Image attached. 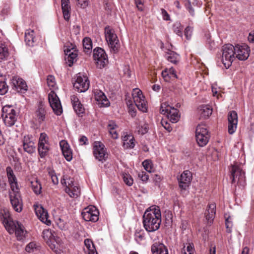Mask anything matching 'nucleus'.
<instances>
[{
    "instance_id": "f257e3e1",
    "label": "nucleus",
    "mask_w": 254,
    "mask_h": 254,
    "mask_svg": "<svg viewBox=\"0 0 254 254\" xmlns=\"http://www.w3.org/2000/svg\"><path fill=\"white\" fill-rule=\"evenodd\" d=\"M161 222V212L158 206H152L145 211L143 216V224L147 231L152 232L157 230Z\"/></svg>"
},
{
    "instance_id": "f03ea898",
    "label": "nucleus",
    "mask_w": 254,
    "mask_h": 254,
    "mask_svg": "<svg viewBox=\"0 0 254 254\" xmlns=\"http://www.w3.org/2000/svg\"><path fill=\"white\" fill-rule=\"evenodd\" d=\"M8 182L10 187V190L9 191V197L11 204L14 209L16 210V176L14 174L13 169L10 166H7L6 168Z\"/></svg>"
},
{
    "instance_id": "7ed1b4c3",
    "label": "nucleus",
    "mask_w": 254,
    "mask_h": 254,
    "mask_svg": "<svg viewBox=\"0 0 254 254\" xmlns=\"http://www.w3.org/2000/svg\"><path fill=\"white\" fill-rule=\"evenodd\" d=\"M222 62L226 67L228 68L235 59V48L232 45L225 44L222 49Z\"/></svg>"
},
{
    "instance_id": "20e7f679",
    "label": "nucleus",
    "mask_w": 254,
    "mask_h": 254,
    "mask_svg": "<svg viewBox=\"0 0 254 254\" xmlns=\"http://www.w3.org/2000/svg\"><path fill=\"white\" fill-rule=\"evenodd\" d=\"M105 36L111 51L117 53L120 48V43L115 30L109 26L105 28Z\"/></svg>"
},
{
    "instance_id": "39448f33",
    "label": "nucleus",
    "mask_w": 254,
    "mask_h": 254,
    "mask_svg": "<svg viewBox=\"0 0 254 254\" xmlns=\"http://www.w3.org/2000/svg\"><path fill=\"white\" fill-rule=\"evenodd\" d=\"M231 178L232 183H237L244 185L245 182V173L243 171L242 165L238 162H234L231 165Z\"/></svg>"
},
{
    "instance_id": "423d86ee",
    "label": "nucleus",
    "mask_w": 254,
    "mask_h": 254,
    "mask_svg": "<svg viewBox=\"0 0 254 254\" xmlns=\"http://www.w3.org/2000/svg\"><path fill=\"white\" fill-rule=\"evenodd\" d=\"M210 134L206 126L198 125L195 130V138L198 145L200 147L205 146L210 139Z\"/></svg>"
},
{
    "instance_id": "0eeeda50",
    "label": "nucleus",
    "mask_w": 254,
    "mask_h": 254,
    "mask_svg": "<svg viewBox=\"0 0 254 254\" xmlns=\"http://www.w3.org/2000/svg\"><path fill=\"white\" fill-rule=\"evenodd\" d=\"M61 183L65 186L64 190L70 197L76 198L80 195V188L78 185L74 182L73 179L69 178L65 179L64 178L61 180Z\"/></svg>"
},
{
    "instance_id": "6e6552de",
    "label": "nucleus",
    "mask_w": 254,
    "mask_h": 254,
    "mask_svg": "<svg viewBox=\"0 0 254 254\" xmlns=\"http://www.w3.org/2000/svg\"><path fill=\"white\" fill-rule=\"evenodd\" d=\"M160 111L162 114L166 115L173 123H177L180 119V115L179 114L178 110L171 107L167 102L161 104Z\"/></svg>"
},
{
    "instance_id": "1a4fd4ad",
    "label": "nucleus",
    "mask_w": 254,
    "mask_h": 254,
    "mask_svg": "<svg viewBox=\"0 0 254 254\" xmlns=\"http://www.w3.org/2000/svg\"><path fill=\"white\" fill-rule=\"evenodd\" d=\"M1 117L7 127L13 126L16 122V112L11 105H6L2 109Z\"/></svg>"
},
{
    "instance_id": "9d476101",
    "label": "nucleus",
    "mask_w": 254,
    "mask_h": 254,
    "mask_svg": "<svg viewBox=\"0 0 254 254\" xmlns=\"http://www.w3.org/2000/svg\"><path fill=\"white\" fill-rule=\"evenodd\" d=\"M0 217L8 232L10 234H16V225L10 217L9 212L4 209L1 210Z\"/></svg>"
},
{
    "instance_id": "9b49d317",
    "label": "nucleus",
    "mask_w": 254,
    "mask_h": 254,
    "mask_svg": "<svg viewBox=\"0 0 254 254\" xmlns=\"http://www.w3.org/2000/svg\"><path fill=\"white\" fill-rule=\"evenodd\" d=\"M76 80L73 83V87L79 92H84L87 91L90 85L89 80L87 76L79 73L76 75Z\"/></svg>"
},
{
    "instance_id": "f8f14e48",
    "label": "nucleus",
    "mask_w": 254,
    "mask_h": 254,
    "mask_svg": "<svg viewBox=\"0 0 254 254\" xmlns=\"http://www.w3.org/2000/svg\"><path fill=\"white\" fill-rule=\"evenodd\" d=\"M99 212L93 205H89L85 208L82 212L81 215L83 219L86 221L95 222L99 219Z\"/></svg>"
},
{
    "instance_id": "ddd939ff",
    "label": "nucleus",
    "mask_w": 254,
    "mask_h": 254,
    "mask_svg": "<svg viewBox=\"0 0 254 254\" xmlns=\"http://www.w3.org/2000/svg\"><path fill=\"white\" fill-rule=\"evenodd\" d=\"M93 58L99 68L104 67L108 63L105 51L101 48H96L93 51Z\"/></svg>"
},
{
    "instance_id": "4468645a",
    "label": "nucleus",
    "mask_w": 254,
    "mask_h": 254,
    "mask_svg": "<svg viewBox=\"0 0 254 254\" xmlns=\"http://www.w3.org/2000/svg\"><path fill=\"white\" fill-rule=\"evenodd\" d=\"M93 154L95 158L99 161H105L108 157L105 145L100 141H95L93 143Z\"/></svg>"
},
{
    "instance_id": "2eb2a0df",
    "label": "nucleus",
    "mask_w": 254,
    "mask_h": 254,
    "mask_svg": "<svg viewBox=\"0 0 254 254\" xmlns=\"http://www.w3.org/2000/svg\"><path fill=\"white\" fill-rule=\"evenodd\" d=\"M132 96L134 102L137 108L143 112H146L147 108L145 104V97L143 95L142 91L137 88L134 89Z\"/></svg>"
},
{
    "instance_id": "dca6fc26",
    "label": "nucleus",
    "mask_w": 254,
    "mask_h": 254,
    "mask_svg": "<svg viewBox=\"0 0 254 254\" xmlns=\"http://www.w3.org/2000/svg\"><path fill=\"white\" fill-rule=\"evenodd\" d=\"M48 100L54 112L58 116L60 115L63 111L62 105L59 97L53 90L49 93Z\"/></svg>"
},
{
    "instance_id": "f3484780",
    "label": "nucleus",
    "mask_w": 254,
    "mask_h": 254,
    "mask_svg": "<svg viewBox=\"0 0 254 254\" xmlns=\"http://www.w3.org/2000/svg\"><path fill=\"white\" fill-rule=\"evenodd\" d=\"M191 179V173L189 170L184 171L178 179L180 188L186 190L190 186Z\"/></svg>"
},
{
    "instance_id": "a211bd4d",
    "label": "nucleus",
    "mask_w": 254,
    "mask_h": 254,
    "mask_svg": "<svg viewBox=\"0 0 254 254\" xmlns=\"http://www.w3.org/2000/svg\"><path fill=\"white\" fill-rule=\"evenodd\" d=\"M235 57L239 60L245 61L249 57L250 49L248 45L244 44L243 45H237L235 47Z\"/></svg>"
},
{
    "instance_id": "6ab92c4d",
    "label": "nucleus",
    "mask_w": 254,
    "mask_h": 254,
    "mask_svg": "<svg viewBox=\"0 0 254 254\" xmlns=\"http://www.w3.org/2000/svg\"><path fill=\"white\" fill-rule=\"evenodd\" d=\"M228 132L230 134H233L237 128L238 125V115L236 111H231L228 114Z\"/></svg>"
},
{
    "instance_id": "aec40b11",
    "label": "nucleus",
    "mask_w": 254,
    "mask_h": 254,
    "mask_svg": "<svg viewBox=\"0 0 254 254\" xmlns=\"http://www.w3.org/2000/svg\"><path fill=\"white\" fill-rule=\"evenodd\" d=\"M94 98L100 107H108L110 105L109 100L104 93L101 90H95L94 91Z\"/></svg>"
},
{
    "instance_id": "412c9836",
    "label": "nucleus",
    "mask_w": 254,
    "mask_h": 254,
    "mask_svg": "<svg viewBox=\"0 0 254 254\" xmlns=\"http://www.w3.org/2000/svg\"><path fill=\"white\" fill-rule=\"evenodd\" d=\"M28 232L25 227L17 221V241L24 243L28 239Z\"/></svg>"
},
{
    "instance_id": "4be33fe9",
    "label": "nucleus",
    "mask_w": 254,
    "mask_h": 254,
    "mask_svg": "<svg viewBox=\"0 0 254 254\" xmlns=\"http://www.w3.org/2000/svg\"><path fill=\"white\" fill-rule=\"evenodd\" d=\"M60 145L64 158L67 161L72 159V153L67 142L64 140L60 141Z\"/></svg>"
},
{
    "instance_id": "5701e85b",
    "label": "nucleus",
    "mask_w": 254,
    "mask_h": 254,
    "mask_svg": "<svg viewBox=\"0 0 254 254\" xmlns=\"http://www.w3.org/2000/svg\"><path fill=\"white\" fill-rule=\"evenodd\" d=\"M23 146L24 151L29 154H32L35 151V143L29 135L24 136L23 140Z\"/></svg>"
},
{
    "instance_id": "b1692460",
    "label": "nucleus",
    "mask_w": 254,
    "mask_h": 254,
    "mask_svg": "<svg viewBox=\"0 0 254 254\" xmlns=\"http://www.w3.org/2000/svg\"><path fill=\"white\" fill-rule=\"evenodd\" d=\"M25 42L26 45L29 47H34L36 45L37 38L33 30L29 29L25 31Z\"/></svg>"
},
{
    "instance_id": "393cba45",
    "label": "nucleus",
    "mask_w": 254,
    "mask_h": 254,
    "mask_svg": "<svg viewBox=\"0 0 254 254\" xmlns=\"http://www.w3.org/2000/svg\"><path fill=\"white\" fill-rule=\"evenodd\" d=\"M65 60L69 66H71L73 63L76 61L77 53L75 50L67 49L64 50Z\"/></svg>"
},
{
    "instance_id": "a878e982",
    "label": "nucleus",
    "mask_w": 254,
    "mask_h": 254,
    "mask_svg": "<svg viewBox=\"0 0 254 254\" xmlns=\"http://www.w3.org/2000/svg\"><path fill=\"white\" fill-rule=\"evenodd\" d=\"M71 101L74 111L78 116L84 113V108L76 96L75 95L72 96L71 97Z\"/></svg>"
},
{
    "instance_id": "bb28decb",
    "label": "nucleus",
    "mask_w": 254,
    "mask_h": 254,
    "mask_svg": "<svg viewBox=\"0 0 254 254\" xmlns=\"http://www.w3.org/2000/svg\"><path fill=\"white\" fill-rule=\"evenodd\" d=\"M216 213V205L211 203L207 206V208L205 212V216L208 223H211L215 217Z\"/></svg>"
},
{
    "instance_id": "cd10ccee",
    "label": "nucleus",
    "mask_w": 254,
    "mask_h": 254,
    "mask_svg": "<svg viewBox=\"0 0 254 254\" xmlns=\"http://www.w3.org/2000/svg\"><path fill=\"white\" fill-rule=\"evenodd\" d=\"M46 110L45 105L42 102H40L38 108L35 112L36 119L39 123H42L45 119Z\"/></svg>"
},
{
    "instance_id": "c85d7f7f",
    "label": "nucleus",
    "mask_w": 254,
    "mask_h": 254,
    "mask_svg": "<svg viewBox=\"0 0 254 254\" xmlns=\"http://www.w3.org/2000/svg\"><path fill=\"white\" fill-rule=\"evenodd\" d=\"M62 9L64 19L68 21L69 19L70 14V6L69 0H61Z\"/></svg>"
},
{
    "instance_id": "c756f323",
    "label": "nucleus",
    "mask_w": 254,
    "mask_h": 254,
    "mask_svg": "<svg viewBox=\"0 0 254 254\" xmlns=\"http://www.w3.org/2000/svg\"><path fill=\"white\" fill-rule=\"evenodd\" d=\"M151 251L153 254H168L167 249L162 244L153 245Z\"/></svg>"
},
{
    "instance_id": "7c9ffc66",
    "label": "nucleus",
    "mask_w": 254,
    "mask_h": 254,
    "mask_svg": "<svg viewBox=\"0 0 254 254\" xmlns=\"http://www.w3.org/2000/svg\"><path fill=\"white\" fill-rule=\"evenodd\" d=\"M28 90V86L25 80L21 78L17 79V92L22 94L25 93Z\"/></svg>"
},
{
    "instance_id": "2f4dec72",
    "label": "nucleus",
    "mask_w": 254,
    "mask_h": 254,
    "mask_svg": "<svg viewBox=\"0 0 254 254\" xmlns=\"http://www.w3.org/2000/svg\"><path fill=\"white\" fill-rule=\"evenodd\" d=\"M165 56L168 61L174 64H177L180 59L179 55L170 50L166 53Z\"/></svg>"
},
{
    "instance_id": "473e14b6",
    "label": "nucleus",
    "mask_w": 254,
    "mask_h": 254,
    "mask_svg": "<svg viewBox=\"0 0 254 254\" xmlns=\"http://www.w3.org/2000/svg\"><path fill=\"white\" fill-rule=\"evenodd\" d=\"M162 75L164 79L166 81H168L170 77L177 78L176 72L173 67L168 69L166 68L162 71Z\"/></svg>"
},
{
    "instance_id": "72a5a7b5",
    "label": "nucleus",
    "mask_w": 254,
    "mask_h": 254,
    "mask_svg": "<svg viewBox=\"0 0 254 254\" xmlns=\"http://www.w3.org/2000/svg\"><path fill=\"white\" fill-rule=\"evenodd\" d=\"M199 113L201 118H206L211 115L212 109L207 105H202L199 108Z\"/></svg>"
},
{
    "instance_id": "f704fd0d",
    "label": "nucleus",
    "mask_w": 254,
    "mask_h": 254,
    "mask_svg": "<svg viewBox=\"0 0 254 254\" xmlns=\"http://www.w3.org/2000/svg\"><path fill=\"white\" fill-rule=\"evenodd\" d=\"M84 244L87 249V254H98L92 241L89 239L84 240Z\"/></svg>"
},
{
    "instance_id": "c9c22d12",
    "label": "nucleus",
    "mask_w": 254,
    "mask_h": 254,
    "mask_svg": "<svg viewBox=\"0 0 254 254\" xmlns=\"http://www.w3.org/2000/svg\"><path fill=\"white\" fill-rule=\"evenodd\" d=\"M82 44L84 51L87 54L90 53L92 48L91 39L89 37H85L83 40Z\"/></svg>"
},
{
    "instance_id": "e433bc0d",
    "label": "nucleus",
    "mask_w": 254,
    "mask_h": 254,
    "mask_svg": "<svg viewBox=\"0 0 254 254\" xmlns=\"http://www.w3.org/2000/svg\"><path fill=\"white\" fill-rule=\"evenodd\" d=\"M49 149V143L38 145V150L39 155L41 158H44L48 154Z\"/></svg>"
},
{
    "instance_id": "4c0bfd02",
    "label": "nucleus",
    "mask_w": 254,
    "mask_h": 254,
    "mask_svg": "<svg viewBox=\"0 0 254 254\" xmlns=\"http://www.w3.org/2000/svg\"><path fill=\"white\" fill-rule=\"evenodd\" d=\"M9 53L8 48L5 45V44L0 43V62L2 60L7 59L8 57Z\"/></svg>"
},
{
    "instance_id": "58836bf2",
    "label": "nucleus",
    "mask_w": 254,
    "mask_h": 254,
    "mask_svg": "<svg viewBox=\"0 0 254 254\" xmlns=\"http://www.w3.org/2000/svg\"><path fill=\"white\" fill-rule=\"evenodd\" d=\"M8 90V86L5 82V77L0 75V94H5Z\"/></svg>"
},
{
    "instance_id": "ea45409f",
    "label": "nucleus",
    "mask_w": 254,
    "mask_h": 254,
    "mask_svg": "<svg viewBox=\"0 0 254 254\" xmlns=\"http://www.w3.org/2000/svg\"><path fill=\"white\" fill-rule=\"evenodd\" d=\"M40 248V246L38 243L35 242H32L26 246L25 250L28 253H31L39 250Z\"/></svg>"
},
{
    "instance_id": "a19ab883",
    "label": "nucleus",
    "mask_w": 254,
    "mask_h": 254,
    "mask_svg": "<svg viewBox=\"0 0 254 254\" xmlns=\"http://www.w3.org/2000/svg\"><path fill=\"white\" fill-rule=\"evenodd\" d=\"M144 232L143 230L137 229L134 233V239L137 243L139 244L144 239Z\"/></svg>"
},
{
    "instance_id": "79ce46f5",
    "label": "nucleus",
    "mask_w": 254,
    "mask_h": 254,
    "mask_svg": "<svg viewBox=\"0 0 254 254\" xmlns=\"http://www.w3.org/2000/svg\"><path fill=\"white\" fill-rule=\"evenodd\" d=\"M31 188L36 194H38L41 193V185L37 180L31 182Z\"/></svg>"
},
{
    "instance_id": "37998d69",
    "label": "nucleus",
    "mask_w": 254,
    "mask_h": 254,
    "mask_svg": "<svg viewBox=\"0 0 254 254\" xmlns=\"http://www.w3.org/2000/svg\"><path fill=\"white\" fill-rule=\"evenodd\" d=\"M48 86L51 89H56L57 84L55 82V78L53 75H48L47 78Z\"/></svg>"
},
{
    "instance_id": "c03bdc74",
    "label": "nucleus",
    "mask_w": 254,
    "mask_h": 254,
    "mask_svg": "<svg viewBox=\"0 0 254 254\" xmlns=\"http://www.w3.org/2000/svg\"><path fill=\"white\" fill-rule=\"evenodd\" d=\"M144 169L149 173L153 172V164L151 160H145L142 162Z\"/></svg>"
},
{
    "instance_id": "a18cd8bd",
    "label": "nucleus",
    "mask_w": 254,
    "mask_h": 254,
    "mask_svg": "<svg viewBox=\"0 0 254 254\" xmlns=\"http://www.w3.org/2000/svg\"><path fill=\"white\" fill-rule=\"evenodd\" d=\"M123 178L124 182L128 186H131L133 184V180L131 176L128 174H123Z\"/></svg>"
},
{
    "instance_id": "49530a36",
    "label": "nucleus",
    "mask_w": 254,
    "mask_h": 254,
    "mask_svg": "<svg viewBox=\"0 0 254 254\" xmlns=\"http://www.w3.org/2000/svg\"><path fill=\"white\" fill-rule=\"evenodd\" d=\"M173 29L174 32L176 33L178 35L182 36V31L183 30V28L180 23L176 22L174 23L173 26Z\"/></svg>"
},
{
    "instance_id": "de8ad7c7",
    "label": "nucleus",
    "mask_w": 254,
    "mask_h": 254,
    "mask_svg": "<svg viewBox=\"0 0 254 254\" xmlns=\"http://www.w3.org/2000/svg\"><path fill=\"white\" fill-rule=\"evenodd\" d=\"M48 218L49 215L47 211L43 208V213L41 215V217L40 218V220L44 223L49 225L51 224V221L48 219Z\"/></svg>"
},
{
    "instance_id": "09e8293b",
    "label": "nucleus",
    "mask_w": 254,
    "mask_h": 254,
    "mask_svg": "<svg viewBox=\"0 0 254 254\" xmlns=\"http://www.w3.org/2000/svg\"><path fill=\"white\" fill-rule=\"evenodd\" d=\"M148 128V125L147 124L144 123L143 125L138 126L137 131L139 134L143 135L147 132Z\"/></svg>"
},
{
    "instance_id": "8fccbe9b",
    "label": "nucleus",
    "mask_w": 254,
    "mask_h": 254,
    "mask_svg": "<svg viewBox=\"0 0 254 254\" xmlns=\"http://www.w3.org/2000/svg\"><path fill=\"white\" fill-rule=\"evenodd\" d=\"M49 143V137L45 132L41 133L39 139V144Z\"/></svg>"
},
{
    "instance_id": "3c124183",
    "label": "nucleus",
    "mask_w": 254,
    "mask_h": 254,
    "mask_svg": "<svg viewBox=\"0 0 254 254\" xmlns=\"http://www.w3.org/2000/svg\"><path fill=\"white\" fill-rule=\"evenodd\" d=\"M34 209L36 215L38 217V218L40 219L41 217V215L43 213V207L41 205H34Z\"/></svg>"
},
{
    "instance_id": "603ef678",
    "label": "nucleus",
    "mask_w": 254,
    "mask_h": 254,
    "mask_svg": "<svg viewBox=\"0 0 254 254\" xmlns=\"http://www.w3.org/2000/svg\"><path fill=\"white\" fill-rule=\"evenodd\" d=\"M134 139H131L130 141L123 142V146L125 149L133 148L135 145Z\"/></svg>"
},
{
    "instance_id": "864d4df0",
    "label": "nucleus",
    "mask_w": 254,
    "mask_h": 254,
    "mask_svg": "<svg viewBox=\"0 0 254 254\" xmlns=\"http://www.w3.org/2000/svg\"><path fill=\"white\" fill-rule=\"evenodd\" d=\"M18 191H17V195ZM23 209V202L21 196L17 197V212H20Z\"/></svg>"
},
{
    "instance_id": "5fc2aeb1",
    "label": "nucleus",
    "mask_w": 254,
    "mask_h": 254,
    "mask_svg": "<svg viewBox=\"0 0 254 254\" xmlns=\"http://www.w3.org/2000/svg\"><path fill=\"white\" fill-rule=\"evenodd\" d=\"M186 8L189 10L190 13L192 15L194 16V9L192 8L190 1L189 0H187L185 2V4Z\"/></svg>"
},
{
    "instance_id": "6e6d98bb",
    "label": "nucleus",
    "mask_w": 254,
    "mask_h": 254,
    "mask_svg": "<svg viewBox=\"0 0 254 254\" xmlns=\"http://www.w3.org/2000/svg\"><path fill=\"white\" fill-rule=\"evenodd\" d=\"M77 4L82 8H86L89 4L88 0H76Z\"/></svg>"
},
{
    "instance_id": "4d7b16f0",
    "label": "nucleus",
    "mask_w": 254,
    "mask_h": 254,
    "mask_svg": "<svg viewBox=\"0 0 254 254\" xmlns=\"http://www.w3.org/2000/svg\"><path fill=\"white\" fill-rule=\"evenodd\" d=\"M192 32V28L188 26L185 30V35L187 39H190Z\"/></svg>"
},
{
    "instance_id": "13d9d810",
    "label": "nucleus",
    "mask_w": 254,
    "mask_h": 254,
    "mask_svg": "<svg viewBox=\"0 0 254 254\" xmlns=\"http://www.w3.org/2000/svg\"><path fill=\"white\" fill-rule=\"evenodd\" d=\"M138 177L143 182H146L149 179V176L147 173L145 172H141L138 173Z\"/></svg>"
},
{
    "instance_id": "bf43d9fd",
    "label": "nucleus",
    "mask_w": 254,
    "mask_h": 254,
    "mask_svg": "<svg viewBox=\"0 0 254 254\" xmlns=\"http://www.w3.org/2000/svg\"><path fill=\"white\" fill-rule=\"evenodd\" d=\"M107 128L108 130L117 129V128H118V126L116 125L114 121H110L108 122Z\"/></svg>"
},
{
    "instance_id": "052dcab7",
    "label": "nucleus",
    "mask_w": 254,
    "mask_h": 254,
    "mask_svg": "<svg viewBox=\"0 0 254 254\" xmlns=\"http://www.w3.org/2000/svg\"><path fill=\"white\" fill-rule=\"evenodd\" d=\"M50 175L51 176L52 182L54 185H57L59 183L58 177L54 174V172H50Z\"/></svg>"
},
{
    "instance_id": "680f3d73",
    "label": "nucleus",
    "mask_w": 254,
    "mask_h": 254,
    "mask_svg": "<svg viewBox=\"0 0 254 254\" xmlns=\"http://www.w3.org/2000/svg\"><path fill=\"white\" fill-rule=\"evenodd\" d=\"M52 236L51 232L49 230H44L43 232V237L45 240H49V238Z\"/></svg>"
},
{
    "instance_id": "e2e57ef3",
    "label": "nucleus",
    "mask_w": 254,
    "mask_h": 254,
    "mask_svg": "<svg viewBox=\"0 0 254 254\" xmlns=\"http://www.w3.org/2000/svg\"><path fill=\"white\" fill-rule=\"evenodd\" d=\"M162 125L168 131H171L172 130V127L170 126V124H168L166 121H162L161 122Z\"/></svg>"
},
{
    "instance_id": "0e129e2a",
    "label": "nucleus",
    "mask_w": 254,
    "mask_h": 254,
    "mask_svg": "<svg viewBox=\"0 0 254 254\" xmlns=\"http://www.w3.org/2000/svg\"><path fill=\"white\" fill-rule=\"evenodd\" d=\"M161 13L164 20H169L170 19L169 14L164 9H161Z\"/></svg>"
},
{
    "instance_id": "69168bd1",
    "label": "nucleus",
    "mask_w": 254,
    "mask_h": 254,
    "mask_svg": "<svg viewBox=\"0 0 254 254\" xmlns=\"http://www.w3.org/2000/svg\"><path fill=\"white\" fill-rule=\"evenodd\" d=\"M135 3L138 10H143V3L141 0H134Z\"/></svg>"
},
{
    "instance_id": "338daca9",
    "label": "nucleus",
    "mask_w": 254,
    "mask_h": 254,
    "mask_svg": "<svg viewBox=\"0 0 254 254\" xmlns=\"http://www.w3.org/2000/svg\"><path fill=\"white\" fill-rule=\"evenodd\" d=\"M225 224H226V229H227V232L228 233H231V232L232 224L229 221V218H227L226 219Z\"/></svg>"
},
{
    "instance_id": "774afa93",
    "label": "nucleus",
    "mask_w": 254,
    "mask_h": 254,
    "mask_svg": "<svg viewBox=\"0 0 254 254\" xmlns=\"http://www.w3.org/2000/svg\"><path fill=\"white\" fill-rule=\"evenodd\" d=\"M193 249L190 244H189L187 247V252H185V254H192Z\"/></svg>"
}]
</instances>
